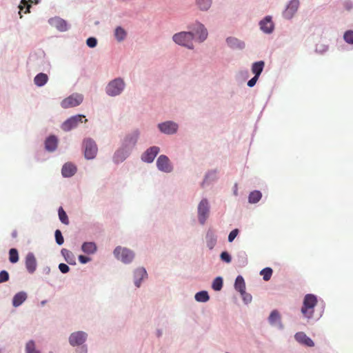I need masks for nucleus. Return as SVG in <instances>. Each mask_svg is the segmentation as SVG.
<instances>
[{"label": "nucleus", "mask_w": 353, "mask_h": 353, "mask_svg": "<svg viewBox=\"0 0 353 353\" xmlns=\"http://www.w3.org/2000/svg\"><path fill=\"white\" fill-rule=\"evenodd\" d=\"M317 297L312 294H307L305 296L301 307V313L304 317L311 319L313 317L314 307L317 304Z\"/></svg>", "instance_id": "obj_1"}, {"label": "nucleus", "mask_w": 353, "mask_h": 353, "mask_svg": "<svg viewBox=\"0 0 353 353\" xmlns=\"http://www.w3.org/2000/svg\"><path fill=\"white\" fill-rule=\"evenodd\" d=\"M194 35L192 32H181L173 35V41L178 45L193 49V40Z\"/></svg>", "instance_id": "obj_2"}, {"label": "nucleus", "mask_w": 353, "mask_h": 353, "mask_svg": "<svg viewBox=\"0 0 353 353\" xmlns=\"http://www.w3.org/2000/svg\"><path fill=\"white\" fill-rule=\"evenodd\" d=\"M125 83L121 78L110 81L106 87V92L110 96L119 95L124 89Z\"/></svg>", "instance_id": "obj_3"}, {"label": "nucleus", "mask_w": 353, "mask_h": 353, "mask_svg": "<svg viewBox=\"0 0 353 353\" xmlns=\"http://www.w3.org/2000/svg\"><path fill=\"white\" fill-rule=\"evenodd\" d=\"M114 254L117 259L121 260L124 263H130L134 256L132 251L121 246H118L114 249Z\"/></svg>", "instance_id": "obj_4"}, {"label": "nucleus", "mask_w": 353, "mask_h": 353, "mask_svg": "<svg viewBox=\"0 0 353 353\" xmlns=\"http://www.w3.org/2000/svg\"><path fill=\"white\" fill-rule=\"evenodd\" d=\"M84 156L87 159H93L95 158L98 148L96 143L91 139H85L83 141Z\"/></svg>", "instance_id": "obj_5"}, {"label": "nucleus", "mask_w": 353, "mask_h": 353, "mask_svg": "<svg viewBox=\"0 0 353 353\" xmlns=\"http://www.w3.org/2000/svg\"><path fill=\"white\" fill-rule=\"evenodd\" d=\"M85 118L84 115L78 114L73 116L67 119L61 126L64 131H70V130L76 128L79 123H83V119Z\"/></svg>", "instance_id": "obj_6"}, {"label": "nucleus", "mask_w": 353, "mask_h": 353, "mask_svg": "<svg viewBox=\"0 0 353 353\" xmlns=\"http://www.w3.org/2000/svg\"><path fill=\"white\" fill-rule=\"evenodd\" d=\"M82 101V95L72 94L62 101L61 106L63 108H72L79 105Z\"/></svg>", "instance_id": "obj_7"}, {"label": "nucleus", "mask_w": 353, "mask_h": 353, "mask_svg": "<svg viewBox=\"0 0 353 353\" xmlns=\"http://www.w3.org/2000/svg\"><path fill=\"white\" fill-rule=\"evenodd\" d=\"M209 214V205L207 199H203L198 206L199 220L201 224H204Z\"/></svg>", "instance_id": "obj_8"}, {"label": "nucleus", "mask_w": 353, "mask_h": 353, "mask_svg": "<svg viewBox=\"0 0 353 353\" xmlns=\"http://www.w3.org/2000/svg\"><path fill=\"white\" fill-rule=\"evenodd\" d=\"M157 165L159 170L170 172L172 170V166L170 164L168 157L165 155H160L157 161Z\"/></svg>", "instance_id": "obj_9"}, {"label": "nucleus", "mask_w": 353, "mask_h": 353, "mask_svg": "<svg viewBox=\"0 0 353 353\" xmlns=\"http://www.w3.org/2000/svg\"><path fill=\"white\" fill-rule=\"evenodd\" d=\"M86 338V333L81 331H79L71 334L69 338V342L70 345L72 346L79 345L85 342Z\"/></svg>", "instance_id": "obj_10"}, {"label": "nucleus", "mask_w": 353, "mask_h": 353, "mask_svg": "<svg viewBox=\"0 0 353 353\" xmlns=\"http://www.w3.org/2000/svg\"><path fill=\"white\" fill-rule=\"evenodd\" d=\"M158 127L161 132L167 134H174L178 129V125L172 121L159 123Z\"/></svg>", "instance_id": "obj_11"}, {"label": "nucleus", "mask_w": 353, "mask_h": 353, "mask_svg": "<svg viewBox=\"0 0 353 353\" xmlns=\"http://www.w3.org/2000/svg\"><path fill=\"white\" fill-rule=\"evenodd\" d=\"M299 6V0H292L288 6H287L285 10L283 12V16L285 18L290 19L292 18L296 12L297 11Z\"/></svg>", "instance_id": "obj_12"}, {"label": "nucleus", "mask_w": 353, "mask_h": 353, "mask_svg": "<svg viewBox=\"0 0 353 353\" xmlns=\"http://www.w3.org/2000/svg\"><path fill=\"white\" fill-rule=\"evenodd\" d=\"M25 263L29 273L32 274L35 272L37 269V260L33 253L29 252L26 255Z\"/></svg>", "instance_id": "obj_13"}, {"label": "nucleus", "mask_w": 353, "mask_h": 353, "mask_svg": "<svg viewBox=\"0 0 353 353\" xmlns=\"http://www.w3.org/2000/svg\"><path fill=\"white\" fill-rule=\"evenodd\" d=\"M138 137L139 132L137 131L128 135L123 141V147L130 151V150L135 145Z\"/></svg>", "instance_id": "obj_14"}, {"label": "nucleus", "mask_w": 353, "mask_h": 353, "mask_svg": "<svg viewBox=\"0 0 353 353\" xmlns=\"http://www.w3.org/2000/svg\"><path fill=\"white\" fill-rule=\"evenodd\" d=\"M294 339L298 343L307 347L314 346V343L313 341L303 332L296 333L294 335Z\"/></svg>", "instance_id": "obj_15"}, {"label": "nucleus", "mask_w": 353, "mask_h": 353, "mask_svg": "<svg viewBox=\"0 0 353 353\" xmlns=\"http://www.w3.org/2000/svg\"><path fill=\"white\" fill-rule=\"evenodd\" d=\"M159 152V148L157 146L151 147L148 149L143 154L142 160L148 163H151L154 161V158Z\"/></svg>", "instance_id": "obj_16"}, {"label": "nucleus", "mask_w": 353, "mask_h": 353, "mask_svg": "<svg viewBox=\"0 0 353 353\" xmlns=\"http://www.w3.org/2000/svg\"><path fill=\"white\" fill-rule=\"evenodd\" d=\"M259 24L261 29L265 33H271L274 30V24L270 16L265 17Z\"/></svg>", "instance_id": "obj_17"}, {"label": "nucleus", "mask_w": 353, "mask_h": 353, "mask_svg": "<svg viewBox=\"0 0 353 353\" xmlns=\"http://www.w3.org/2000/svg\"><path fill=\"white\" fill-rule=\"evenodd\" d=\"M76 172V166L71 163L64 164L61 170L62 174L64 177H70L73 176Z\"/></svg>", "instance_id": "obj_18"}, {"label": "nucleus", "mask_w": 353, "mask_h": 353, "mask_svg": "<svg viewBox=\"0 0 353 353\" xmlns=\"http://www.w3.org/2000/svg\"><path fill=\"white\" fill-rule=\"evenodd\" d=\"M130 151L125 148L118 150L114 155V161L116 163H120L123 161L128 156Z\"/></svg>", "instance_id": "obj_19"}, {"label": "nucleus", "mask_w": 353, "mask_h": 353, "mask_svg": "<svg viewBox=\"0 0 353 353\" xmlns=\"http://www.w3.org/2000/svg\"><path fill=\"white\" fill-rule=\"evenodd\" d=\"M268 321L271 325H279L280 327H282L281 315L277 310H274L270 313Z\"/></svg>", "instance_id": "obj_20"}, {"label": "nucleus", "mask_w": 353, "mask_h": 353, "mask_svg": "<svg viewBox=\"0 0 353 353\" xmlns=\"http://www.w3.org/2000/svg\"><path fill=\"white\" fill-rule=\"evenodd\" d=\"M196 34L198 35V40L199 42L204 41L208 37V31L204 26L201 23L197 24L196 30H195Z\"/></svg>", "instance_id": "obj_21"}, {"label": "nucleus", "mask_w": 353, "mask_h": 353, "mask_svg": "<svg viewBox=\"0 0 353 353\" xmlns=\"http://www.w3.org/2000/svg\"><path fill=\"white\" fill-rule=\"evenodd\" d=\"M147 276L146 270L141 268H138L134 272V283L137 287L140 286V283L142 279H143Z\"/></svg>", "instance_id": "obj_22"}, {"label": "nucleus", "mask_w": 353, "mask_h": 353, "mask_svg": "<svg viewBox=\"0 0 353 353\" xmlns=\"http://www.w3.org/2000/svg\"><path fill=\"white\" fill-rule=\"evenodd\" d=\"M27 299V294L25 292H19L17 293L12 299V305L14 307L21 305Z\"/></svg>", "instance_id": "obj_23"}, {"label": "nucleus", "mask_w": 353, "mask_h": 353, "mask_svg": "<svg viewBox=\"0 0 353 353\" xmlns=\"http://www.w3.org/2000/svg\"><path fill=\"white\" fill-rule=\"evenodd\" d=\"M57 139L55 136L49 137L45 142L46 149L50 152H52L56 150L57 147Z\"/></svg>", "instance_id": "obj_24"}, {"label": "nucleus", "mask_w": 353, "mask_h": 353, "mask_svg": "<svg viewBox=\"0 0 353 353\" xmlns=\"http://www.w3.org/2000/svg\"><path fill=\"white\" fill-rule=\"evenodd\" d=\"M234 288L236 290L239 291L241 296L245 294V284L243 276H238L236 279Z\"/></svg>", "instance_id": "obj_25"}, {"label": "nucleus", "mask_w": 353, "mask_h": 353, "mask_svg": "<svg viewBox=\"0 0 353 353\" xmlns=\"http://www.w3.org/2000/svg\"><path fill=\"white\" fill-rule=\"evenodd\" d=\"M52 25L54 26L60 31H65L67 30L66 22L60 18H54L50 20Z\"/></svg>", "instance_id": "obj_26"}, {"label": "nucleus", "mask_w": 353, "mask_h": 353, "mask_svg": "<svg viewBox=\"0 0 353 353\" xmlns=\"http://www.w3.org/2000/svg\"><path fill=\"white\" fill-rule=\"evenodd\" d=\"M228 46L232 48L242 49L244 48V43L236 38L229 37L226 40Z\"/></svg>", "instance_id": "obj_27"}, {"label": "nucleus", "mask_w": 353, "mask_h": 353, "mask_svg": "<svg viewBox=\"0 0 353 353\" xmlns=\"http://www.w3.org/2000/svg\"><path fill=\"white\" fill-rule=\"evenodd\" d=\"M81 249L83 252L90 254L96 252L97 245L93 242H85L82 245Z\"/></svg>", "instance_id": "obj_28"}, {"label": "nucleus", "mask_w": 353, "mask_h": 353, "mask_svg": "<svg viewBox=\"0 0 353 353\" xmlns=\"http://www.w3.org/2000/svg\"><path fill=\"white\" fill-rule=\"evenodd\" d=\"M48 80V75L41 72L34 77V82L37 86H43L47 83Z\"/></svg>", "instance_id": "obj_29"}, {"label": "nucleus", "mask_w": 353, "mask_h": 353, "mask_svg": "<svg viewBox=\"0 0 353 353\" xmlns=\"http://www.w3.org/2000/svg\"><path fill=\"white\" fill-rule=\"evenodd\" d=\"M264 64L265 63L263 61H257L253 63L252 66V72L254 74V76L259 77L263 71Z\"/></svg>", "instance_id": "obj_30"}, {"label": "nucleus", "mask_w": 353, "mask_h": 353, "mask_svg": "<svg viewBox=\"0 0 353 353\" xmlns=\"http://www.w3.org/2000/svg\"><path fill=\"white\" fill-rule=\"evenodd\" d=\"M196 4L201 10H208L211 5L212 0H196Z\"/></svg>", "instance_id": "obj_31"}, {"label": "nucleus", "mask_w": 353, "mask_h": 353, "mask_svg": "<svg viewBox=\"0 0 353 353\" xmlns=\"http://www.w3.org/2000/svg\"><path fill=\"white\" fill-rule=\"evenodd\" d=\"M127 35L125 30L121 27H117L114 31L115 38L118 41H123Z\"/></svg>", "instance_id": "obj_32"}, {"label": "nucleus", "mask_w": 353, "mask_h": 353, "mask_svg": "<svg viewBox=\"0 0 353 353\" xmlns=\"http://www.w3.org/2000/svg\"><path fill=\"white\" fill-rule=\"evenodd\" d=\"M262 194L261 192L255 190L252 192L248 197L249 202L251 203H256L261 199Z\"/></svg>", "instance_id": "obj_33"}, {"label": "nucleus", "mask_w": 353, "mask_h": 353, "mask_svg": "<svg viewBox=\"0 0 353 353\" xmlns=\"http://www.w3.org/2000/svg\"><path fill=\"white\" fill-rule=\"evenodd\" d=\"M61 253L65 261L70 264H74V255L72 252L66 249H62Z\"/></svg>", "instance_id": "obj_34"}, {"label": "nucleus", "mask_w": 353, "mask_h": 353, "mask_svg": "<svg viewBox=\"0 0 353 353\" xmlns=\"http://www.w3.org/2000/svg\"><path fill=\"white\" fill-rule=\"evenodd\" d=\"M32 3V0H21V4L19 6V8L20 10L19 12V14H21V11H22L25 7L26 8V10L24 11V13L26 14L30 12V8L31 7Z\"/></svg>", "instance_id": "obj_35"}, {"label": "nucleus", "mask_w": 353, "mask_h": 353, "mask_svg": "<svg viewBox=\"0 0 353 353\" xmlns=\"http://www.w3.org/2000/svg\"><path fill=\"white\" fill-rule=\"evenodd\" d=\"M210 297L206 291H201L195 294V299L199 302H206Z\"/></svg>", "instance_id": "obj_36"}, {"label": "nucleus", "mask_w": 353, "mask_h": 353, "mask_svg": "<svg viewBox=\"0 0 353 353\" xmlns=\"http://www.w3.org/2000/svg\"><path fill=\"white\" fill-rule=\"evenodd\" d=\"M58 214H59V218L60 219V221L65 225H68L69 224V219H68V217L65 213V212L64 211V210L63 209L62 207H60L59 208V210H58Z\"/></svg>", "instance_id": "obj_37"}, {"label": "nucleus", "mask_w": 353, "mask_h": 353, "mask_svg": "<svg viewBox=\"0 0 353 353\" xmlns=\"http://www.w3.org/2000/svg\"><path fill=\"white\" fill-rule=\"evenodd\" d=\"M9 260L12 263H15L19 261V254L17 249L11 248L10 250Z\"/></svg>", "instance_id": "obj_38"}, {"label": "nucleus", "mask_w": 353, "mask_h": 353, "mask_svg": "<svg viewBox=\"0 0 353 353\" xmlns=\"http://www.w3.org/2000/svg\"><path fill=\"white\" fill-rule=\"evenodd\" d=\"M260 274L265 281H268L272 276V270L270 268H265L261 271Z\"/></svg>", "instance_id": "obj_39"}, {"label": "nucleus", "mask_w": 353, "mask_h": 353, "mask_svg": "<svg viewBox=\"0 0 353 353\" xmlns=\"http://www.w3.org/2000/svg\"><path fill=\"white\" fill-rule=\"evenodd\" d=\"M213 290H214L215 291H219L221 290L222 287H223V279L221 277H216L213 283H212V285Z\"/></svg>", "instance_id": "obj_40"}, {"label": "nucleus", "mask_w": 353, "mask_h": 353, "mask_svg": "<svg viewBox=\"0 0 353 353\" xmlns=\"http://www.w3.org/2000/svg\"><path fill=\"white\" fill-rule=\"evenodd\" d=\"M26 353H40L35 348V345L33 341H30L27 343L26 346Z\"/></svg>", "instance_id": "obj_41"}, {"label": "nucleus", "mask_w": 353, "mask_h": 353, "mask_svg": "<svg viewBox=\"0 0 353 353\" xmlns=\"http://www.w3.org/2000/svg\"><path fill=\"white\" fill-rule=\"evenodd\" d=\"M343 38L347 43L353 44V31L348 30L345 32Z\"/></svg>", "instance_id": "obj_42"}, {"label": "nucleus", "mask_w": 353, "mask_h": 353, "mask_svg": "<svg viewBox=\"0 0 353 353\" xmlns=\"http://www.w3.org/2000/svg\"><path fill=\"white\" fill-rule=\"evenodd\" d=\"M54 236H55V239H56L57 243L58 245H62L64 242V239H63L62 234L59 230H57L55 231Z\"/></svg>", "instance_id": "obj_43"}, {"label": "nucleus", "mask_w": 353, "mask_h": 353, "mask_svg": "<svg viewBox=\"0 0 353 353\" xmlns=\"http://www.w3.org/2000/svg\"><path fill=\"white\" fill-rule=\"evenodd\" d=\"M9 274L6 270L0 272V283L6 282L9 280Z\"/></svg>", "instance_id": "obj_44"}, {"label": "nucleus", "mask_w": 353, "mask_h": 353, "mask_svg": "<svg viewBox=\"0 0 353 353\" xmlns=\"http://www.w3.org/2000/svg\"><path fill=\"white\" fill-rule=\"evenodd\" d=\"M86 43L90 48H94L97 44V41L94 37H90L87 39Z\"/></svg>", "instance_id": "obj_45"}, {"label": "nucleus", "mask_w": 353, "mask_h": 353, "mask_svg": "<svg viewBox=\"0 0 353 353\" xmlns=\"http://www.w3.org/2000/svg\"><path fill=\"white\" fill-rule=\"evenodd\" d=\"M239 234V230L238 229H234L233 230H232L230 234H229V236H228V241L229 242H232L234 241V239L236 238V236L238 235Z\"/></svg>", "instance_id": "obj_46"}, {"label": "nucleus", "mask_w": 353, "mask_h": 353, "mask_svg": "<svg viewBox=\"0 0 353 353\" xmlns=\"http://www.w3.org/2000/svg\"><path fill=\"white\" fill-rule=\"evenodd\" d=\"M221 259L226 263H230L231 261V256L227 252H223L221 254Z\"/></svg>", "instance_id": "obj_47"}, {"label": "nucleus", "mask_w": 353, "mask_h": 353, "mask_svg": "<svg viewBox=\"0 0 353 353\" xmlns=\"http://www.w3.org/2000/svg\"><path fill=\"white\" fill-rule=\"evenodd\" d=\"M59 269L62 273H67L69 272L70 268L68 265L65 263H60L59 265Z\"/></svg>", "instance_id": "obj_48"}, {"label": "nucleus", "mask_w": 353, "mask_h": 353, "mask_svg": "<svg viewBox=\"0 0 353 353\" xmlns=\"http://www.w3.org/2000/svg\"><path fill=\"white\" fill-rule=\"evenodd\" d=\"M258 79H259V77L254 76L250 80L248 81V85L249 87H253L256 84Z\"/></svg>", "instance_id": "obj_49"}, {"label": "nucleus", "mask_w": 353, "mask_h": 353, "mask_svg": "<svg viewBox=\"0 0 353 353\" xmlns=\"http://www.w3.org/2000/svg\"><path fill=\"white\" fill-rule=\"evenodd\" d=\"M79 260L81 263H85L89 261L90 259L87 256L80 255L79 256Z\"/></svg>", "instance_id": "obj_50"}, {"label": "nucleus", "mask_w": 353, "mask_h": 353, "mask_svg": "<svg viewBox=\"0 0 353 353\" xmlns=\"http://www.w3.org/2000/svg\"><path fill=\"white\" fill-rule=\"evenodd\" d=\"M210 176H212L213 177H216V172H209L206 176H205V178L203 182V185L207 182L208 178Z\"/></svg>", "instance_id": "obj_51"}, {"label": "nucleus", "mask_w": 353, "mask_h": 353, "mask_svg": "<svg viewBox=\"0 0 353 353\" xmlns=\"http://www.w3.org/2000/svg\"><path fill=\"white\" fill-rule=\"evenodd\" d=\"M242 297H243V300H244L246 303L250 302V301H251V300H252V296H251V295H250V294H247L246 292H245V294H244V296H242Z\"/></svg>", "instance_id": "obj_52"}, {"label": "nucleus", "mask_w": 353, "mask_h": 353, "mask_svg": "<svg viewBox=\"0 0 353 353\" xmlns=\"http://www.w3.org/2000/svg\"><path fill=\"white\" fill-rule=\"evenodd\" d=\"M216 241L214 239H211L210 241L208 243V246L210 249H212L215 245Z\"/></svg>", "instance_id": "obj_53"}, {"label": "nucleus", "mask_w": 353, "mask_h": 353, "mask_svg": "<svg viewBox=\"0 0 353 353\" xmlns=\"http://www.w3.org/2000/svg\"><path fill=\"white\" fill-rule=\"evenodd\" d=\"M345 6L347 10H350L352 8V4L350 2H346Z\"/></svg>", "instance_id": "obj_54"}, {"label": "nucleus", "mask_w": 353, "mask_h": 353, "mask_svg": "<svg viewBox=\"0 0 353 353\" xmlns=\"http://www.w3.org/2000/svg\"><path fill=\"white\" fill-rule=\"evenodd\" d=\"M12 236L13 238H16L17 236V232L16 230L13 231L12 233Z\"/></svg>", "instance_id": "obj_55"}]
</instances>
